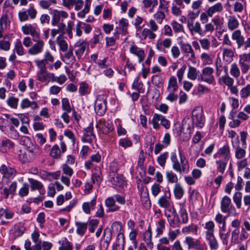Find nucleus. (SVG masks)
Masks as SVG:
<instances>
[{
    "label": "nucleus",
    "mask_w": 250,
    "mask_h": 250,
    "mask_svg": "<svg viewBox=\"0 0 250 250\" xmlns=\"http://www.w3.org/2000/svg\"><path fill=\"white\" fill-rule=\"evenodd\" d=\"M179 158L180 161H179L178 157L175 152L171 153L170 160L172 163V168L180 173L187 174L189 170V163L186 157L180 150H179Z\"/></svg>",
    "instance_id": "1"
},
{
    "label": "nucleus",
    "mask_w": 250,
    "mask_h": 250,
    "mask_svg": "<svg viewBox=\"0 0 250 250\" xmlns=\"http://www.w3.org/2000/svg\"><path fill=\"white\" fill-rule=\"evenodd\" d=\"M193 126L202 128L205 123V118L203 115V110L201 107H195L192 112Z\"/></svg>",
    "instance_id": "2"
},
{
    "label": "nucleus",
    "mask_w": 250,
    "mask_h": 250,
    "mask_svg": "<svg viewBox=\"0 0 250 250\" xmlns=\"http://www.w3.org/2000/svg\"><path fill=\"white\" fill-rule=\"evenodd\" d=\"M249 118V116L245 112L239 111L236 115V118H235L234 113L231 112L229 114V119L232 121L229 122V126L231 128H236L239 127L242 121H246Z\"/></svg>",
    "instance_id": "3"
},
{
    "label": "nucleus",
    "mask_w": 250,
    "mask_h": 250,
    "mask_svg": "<svg viewBox=\"0 0 250 250\" xmlns=\"http://www.w3.org/2000/svg\"><path fill=\"white\" fill-rule=\"evenodd\" d=\"M37 15V11L34 6H30L26 10H21L18 13V18L20 22H25L29 20L35 19Z\"/></svg>",
    "instance_id": "4"
},
{
    "label": "nucleus",
    "mask_w": 250,
    "mask_h": 250,
    "mask_svg": "<svg viewBox=\"0 0 250 250\" xmlns=\"http://www.w3.org/2000/svg\"><path fill=\"white\" fill-rule=\"evenodd\" d=\"M49 13L52 15L51 25L53 26H56L61 22H63V19L68 17V13L63 10H50Z\"/></svg>",
    "instance_id": "5"
},
{
    "label": "nucleus",
    "mask_w": 250,
    "mask_h": 250,
    "mask_svg": "<svg viewBox=\"0 0 250 250\" xmlns=\"http://www.w3.org/2000/svg\"><path fill=\"white\" fill-rule=\"evenodd\" d=\"M171 194L169 191L165 192V195L161 196L158 200V204L160 207L174 213L175 210L173 207L171 208Z\"/></svg>",
    "instance_id": "6"
},
{
    "label": "nucleus",
    "mask_w": 250,
    "mask_h": 250,
    "mask_svg": "<svg viewBox=\"0 0 250 250\" xmlns=\"http://www.w3.org/2000/svg\"><path fill=\"white\" fill-rule=\"evenodd\" d=\"M180 47L182 52L184 54V57L187 58L188 61L195 63L196 56L191 45L188 43H181Z\"/></svg>",
    "instance_id": "7"
},
{
    "label": "nucleus",
    "mask_w": 250,
    "mask_h": 250,
    "mask_svg": "<svg viewBox=\"0 0 250 250\" xmlns=\"http://www.w3.org/2000/svg\"><path fill=\"white\" fill-rule=\"evenodd\" d=\"M184 243L187 245L188 250L191 249L204 250V247L201 241L198 239H195L190 236H188L185 238Z\"/></svg>",
    "instance_id": "8"
},
{
    "label": "nucleus",
    "mask_w": 250,
    "mask_h": 250,
    "mask_svg": "<svg viewBox=\"0 0 250 250\" xmlns=\"http://www.w3.org/2000/svg\"><path fill=\"white\" fill-rule=\"evenodd\" d=\"M214 69L210 67L204 68L199 77V80L207 83L212 84L215 82V78L213 75Z\"/></svg>",
    "instance_id": "9"
},
{
    "label": "nucleus",
    "mask_w": 250,
    "mask_h": 250,
    "mask_svg": "<svg viewBox=\"0 0 250 250\" xmlns=\"http://www.w3.org/2000/svg\"><path fill=\"white\" fill-rule=\"evenodd\" d=\"M231 204L230 198L227 196H224L221 202V209L222 212H228L229 215H235L236 214V211L235 208L231 206L229 208Z\"/></svg>",
    "instance_id": "10"
},
{
    "label": "nucleus",
    "mask_w": 250,
    "mask_h": 250,
    "mask_svg": "<svg viewBox=\"0 0 250 250\" xmlns=\"http://www.w3.org/2000/svg\"><path fill=\"white\" fill-rule=\"evenodd\" d=\"M62 175L61 176V181L67 187H69L70 185L69 177L73 175V170L67 164H64L62 166Z\"/></svg>",
    "instance_id": "11"
},
{
    "label": "nucleus",
    "mask_w": 250,
    "mask_h": 250,
    "mask_svg": "<svg viewBox=\"0 0 250 250\" xmlns=\"http://www.w3.org/2000/svg\"><path fill=\"white\" fill-rule=\"evenodd\" d=\"M95 110L99 116L103 115L106 110V100L104 96H99L96 99L95 103Z\"/></svg>",
    "instance_id": "12"
},
{
    "label": "nucleus",
    "mask_w": 250,
    "mask_h": 250,
    "mask_svg": "<svg viewBox=\"0 0 250 250\" xmlns=\"http://www.w3.org/2000/svg\"><path fill=\"white\" fill-rule=\"evenodd\" d=\"M35 42H36L31 45L27 51L28 54L31 56H36L41 53L44 46V41L40 39L36 40Z\"/></svg>",
    "instance_id": "13"
},
{
    "label": "nucleus",
    "mask_w": 250,
    "mask_h": 250,
    "mask_svg": "<svg viewBox=\"0 0 250 250\" xmlns=\"http://www.w3.org/2000/svg\"><path fill=\"white\" fill-rule=\"evenodd\" d=\"M230 151L229 146L224 145L222 147L220 148L213 157L215 159H222L226 161H229L230 158Z\"/></svg>",
    "instance_id": "14"
},
{
    "label": "nucleus",
    "mask_w": 250,
    "mask_h": 250,
    "mask_svg": "<svg viewBox=\"0 0 250 250\" xmlns=\"http://www.w3.org/2000/svg\"><path fill=\"white\" fill-rule=\"evenodd\" d=\"M187 27L192 35L195 33H197L200 36H203L204 35V32H203L201 23L199 21L194 22V21L192 20H188Z\"/></svg>",
    "instance_id": "15"
},
{
    "label": "nucleus",
    "mask_w": 250,
    "mask_h": 250,
    "mask_svg": "<svg viewBox=\"0 0 250 250\" xmlns=\"http://www.w3.org/2000/svg\"><path fill=\"white\" fill-rule=\"evenodd\" d=\"M0 173L2 175L3 178L10 180L15 177L17 171L14 168L3 164L0 167Z\"/></svg>",
    "instance_id": "16"
},
{
    "label": "nucleus",
    "mask_w": 250,
    "mask_h": 250,
    "mask_svg": "<svg viewBox=\"0 0 250 250\" xmlns=\"http://www.w3.org/2000/svg\"><path fill=\"white\" fill-rule=\"evenodd\" d=\"M21 28L24 35H30L33 37L34 42H36V39L40 38L39 33L36 31L35 27L33 25L25 24L22 26Z\"/></svg>",
    "instance_id": "17"
},
{
    "label": "nucleus",
    "mask_w": 250,
    "mask_h": 250,
    "mask_svg": "<svg viewBox=\"0 0 250 250\" xmlns=\"http://www.w3.org/2000/svg\"><path fill=\"white\" fill-rule=\"evenodd\" d=\"M88 44L84 41H79L74 45L75 54L78 59L80 60L84 54Z\"/></svg>",
    "instance_id": "18"
},
{
    "label": "nucleus",
    "mask_w": 250,
    "mask_h": 250,
    "mask_svg": "<svg viewBox=\"0 0 250 250\" xmlns=\"http://www.w3.org/2000/svg\"><path fill=\"white\" fill-rule=\"evenodd\" d=\"M61 150L57 145L53 146L50 153V156L55 159H59L61 157V153H64L66 150V145L63 142L60 143Z\"/></svg>",
    "instance_id": "19"
},
{
    "label": "nucleus",
    "mask_w": 250,
    "mask_h": 250,
    "mask_svg": "<svg viewBox=\"0 0 250 250\" xmlns=\"http://www.w3.org/2000/svg\"><path fill=\"white\" fill-rule=\"evenodd\" d=\"M95 138V136L93 133V127L90 125L84 129L82 141L84 143L91 144Z\"/></svg>",
    "instance_id": "20"
},
{
    "label": "nucleus",
    "mask_w": 250,
    "mask_h": 250,
    "mask_svg": "<svg viewBox=\"0 0 250 250\" xmlns=\"http://www.w3.org/2000/svg\"><path fill=\"white\" fill-rule=\"evenodd\" d=\"M129 52L138 57V62L140 63L143 61L145 58L146 55L144 50L142 48L138 47L134 43L130 45Z\"/></svg>",
    "instance_id": "21"
},
{
    "label": "nucleus",
    "mask_w": 250,
    "mask_h": 250,
    "mask_svg": "<svg viewBox=\"0 0 250 250\" xmlns=\"http://www.w3.org/2000/svg\"><path fill=\"white\" fill-rule=\"evenodd\" d=\"M110 181L113 186L117 187H121L125 183L124 177L122 175L113 172L110 175Z\"/></svg>",
    "instance_id": "22"
},
{
    "label": "nucleus",
    "mask_w": 250,
    "mask_h": 250,
    "mask_svg": "<svg viewBox=\"0 0 250 250\" xmlns=\"http://www.w3.org/2000/svg\"><path fill=\"white\" fill-rule=\"evenodd\" d=\"M97 126L104 134H108L113 129L112 123L105 120H100Z\"/></svg>",
    "instance_id": "23"
},
{
    "label": "nucleus",
    "mask_w": 250,
    "mask_h": 250,
    "mask_svg": "<svg viewBox=\"0 0 250 250\" xmlns=\"http://www.w3.org/2000/svg\"><path fill=\"white\" fill-rule=\"evenodd\" d=\"M25 230L23 224L20 222L15 224L10 230V233L13 235L15 238L21 236Z\"/></svg>",
    "instance_id": "24"
},
{
    "label": "nucleus",
    "mask_w": 250,
    "mask_h": 250,
    "mask_svg": "<svg viewBox=\"0 0 250 250\" xmlns=\"http://www.w3.org/2000/svg\"><path fill=\"white\" fill-rule=\"evenodd\" d=\"M232 39L236 42L237 48H240L243 46L245 37L240 30H235L232 34Z\"/></svg>",
    "instance_id": "25"
},
{
    "label": "nucleus",
    "mask_w": 250,
    "mask_h": 250,
    "mask_svg": "<svg viewBox=\"0 0 250 250\" xmlns=\"http://www.w3.org/2000/svg\"><path fill=\"white\" fill-rule=\"evenodd\" d=\"M244 228H242L240 235V240L244 241L249 237V232H250V222L245 220L243 223Z\"/></svg>",
    "instance_id": "26"
},
{
    "label": "nucleus",
    "mask_w": 250,
    "mask_h": 250,
    "mask_svg": "<svg viewBox=\"0 0 250 250\" xmlns=\"http://www.w3.org/2000/svg\"><path fill=\"white\" fill-rule=\"evenodd\" d=\"M105 205L108 208V211L109 212H115L120 209V207L115 204V200L113 197H108L105 200Z\"/></svg>",
    "instance_id": "27"
},
{
    "label": "nucleus",
    "mask_w": 250,
    "mask_h": 250,
    "mask_svg": "<svg viewBox=\"0 0 250 250\" xmlns=\"http://www.w3.org/2000/svg\"><path fill=\"white\" fill-rule=\"evenodd\" d=\"M125 245L124 235L122 233H118L115 244L112 247L113 250H124Z\"/></svg>",
    "instance_id": "28"
},
{
    "label": "nucleus",
    "mask_w": 250,
    "mask_h": 250,
    "mask_svg": "<svg viewBox=\"0 0 250 250\" xmlns=\"http://www.w3.org/2000/svg\"><path fill=\"white\" fill-rule=\"evenodd\" d=\"M56 41L61 51L65 52L67 50L68 43L65 37L62 35H60L57 37Z\"/></svg>",
    "instance_id": "29"
},
{
    "label": "nucleus",
    "mask_w": 250,
    "mask_h": 250,
    "mask_svg": "<svg viewBox=\"0 0 250 250\" xmlns=\"http://www.w3.org/2000/svg\"><path fill=\"white\" fill-rule=\"evenodd\" d=\"M178 88V83L176 78L171 76L168 80L167 91L168 92H176Z\"/></svg>",
    "instance_id": "30"
},
{
    "label": "nucleus",
    "mask_w": 250,
    "mask_h": 250,
    "mask_svg": "<svg viewBox=\"0 0 250 250\" xmlns=\"http://www.w3.org/2000/svg\"><path fill=\"white\" fill-rule=\"evenodd\" d=\"M222 55L224 61L230 63L233 60L234 53L230 48H224L223 49Z\"/></svg>",
    "instance_id": "31"
},
{
    "label": "nucleus",
    "mask_w": 250,
    "mask_h": 250,
    "mask_svg": "<svg viewBox=\"0 0 250 250\" xmlns=\"http://www.w3.org/2000/svg\"><path fill=\"white\" fill-rule=\"evenodd\" d=\"M224 9L223 5L221 2H217L212 5L207 9L208 12V15L211 17L216 13H221Z\"/></svg>",
    "instance_id": "32"
},
{
    "label": "nucleus",
    "mask_w": 250,
    "mask_h": 250,
    "mask_svg": "<svg viewBox=\"0 0 250 250\" xmlns=\"http://www.w3.org/2000/svg\"><path fill=\"white\" fill-rule=\"evenodd\" d=\"M21 107L22 109L30 107L32 109H36L39 106L36 102L30 101L28 99H23L21 103Z\"/></svg>",
    "instance_id": "33"
},
{
    "label": "nucleus",
    "mask_w": 250,
    "mask_h": 250,
    "mask_svg": "<svg viewBox=\"0 0 250 250\" xmlns=\"http://www.w3.org/2000/svg\"><path fill=\"white\" fill-rule=\"evenodd\" d=\"M206 239L208 242L210 250H217L218 249L219 244L214 234L206 235Z\"/></svg>",
    "instance_id": "34"
},
{
    "label": "nucleus",
    "mask_w": 250,
    "mask_h": 250,
    "mask_svg": "<svg viewBox=\"0 0 250 250\" xmlns=\"http://www.w3.org/2000/svg\"><path fill=\"white\" fill-rule=\"evenodd\" d=\"M239 25V22L234 16H229L228 20V27L232 31L236 29Z\"/></svg>",
    "instance_id": "35"
},
{
    "label": "nucleus",
    "mask_w": 250,
    "mask_h": 250,
    "mask_svg": "<svg viewBox=\"0 0 250 250\" xmlns=\"http://www.w3.org/2000/svg\"><path fill=\"white\" fill-rule=\"evenodd\" d=\"M76 229V233L81 236H83L87 230L88 223L76 222L75 223Z\"/></svg>",
    "instance_id": "36"
},
{
    "label": "nucleus",
    "mask_w": 250,
    "mask_h": 250,
    "mask_svg": "<svg viewBox=\"0 0 250 250\" xmlns=\"http://www.w3.org/2000/svg\"><path fill=\"white\" fill-rule=\"evenodd\" d=\"M156 37V35L152 30L148 28H144L141 33L140 36V39L141 40H144L148 38L150 40L154 39Z\"/></svg>",
    "instance_id": "37"
},
{
    "label": "nucleus",
    "mask_w": 250,
    "mask_h": 250,
    "mask_svg": "<svg viewBox=\"0 0 250 250\" xmlns=\"http://www.w3.org/2000/svg\"><path fill=\"white\" fill-rule=\"evenodd\" d=\"M143 239L146 242L147 246L151 248L153 247V243L152 242V232L150 227L149 226L147 230H146L143 234Z\"/></svg>",
    "instance_id": "38"
},
{
    "label": "nucleus",
    "mask_w": 250,
    "mask_h": 250,
    "mask_svg": "<svg viewBox=\"0 0 250 250\" xmlns=\"http://www.w3.org/2000/svg\"><path fill=\"white\" fill-rule=\"evenodd\" d=\"M62 60L65 63L68 64H72L75 62L76 59L73 55L72 50H69L64 54Z\"/></svg>",
    "instance_id": "39"
},
{
    "label": "nucleus",
    "mask_w": 250,
    "mask_h": 250,
    "mask_svg": "<svg viewBox=\"0 0 250 250\" xmlns=\"http://www.w3.org/2000/svg\"><path fill=\"white\" fill-rule=\"evenodd\" d=\"M57 26V28H53L51 30L50 34L53 38H54L55 36L59 33H61L62 34V35L64 33L66 25L63 22H61Z\"/></svg>",
    "instance_id": "40"
},
{
    "label": "nucleus",
    "mask_w": 250,
    "mask_h": 250,
    "mask_svg": "<svg viewBox=\"0 0 250 250\" xmlns=\"http://www.w3.org/2000/svg\"><path fill=\"white\" fill-rule=\"evenodd\" d=\"M162 118H164V116L157 113L153 115L151 123L154 129H158L160 128V125H161Z\"/></svg>",
    "instance_id": "41"
},
{
    "label": "nucleus",
    "mask_w": 250,
    "mask_h": 250,
    "mask_svg": "<svg viewBox=\"0 0 250 250\" xmlns=\"http://www.w3.org/2000/svg\"><path fill=\"white\" fill-rule=\"evenodd\" d=\"M38 80L42 83H49L50 81L54 82L56 81V78L54 73L46 72L42 77L38 78Z\"/></svg>",
    "instance_id": "42"
},
{
    "label": "nucleus",
    "mask_w": 250,
    "mask_h": 250,
    "mask_svg": "<svg viewBox=\"0 0 250 250\" xmlns=\"http://www.w3.org/2000/svg\"><path fill=\"white\" fill-rule=\"evenodd\" d=\"M172 44V40L170 38H166L161 41H158L157 44V48L161 50L162 47L169 48Z\"/></svg>",
    "instance_id": "43"
},
{
    "label": "nucleus",
    "mask_w": 250,
    "mask_h": 250,
    "mask_svg": "<svg viewBox=\"0 0 250 250\" xmlns=\"http://www.w3.org/2000/svg\"><path fill=\"white\" fill-rule=\"evenodd\" d=\"M96 198L92 199L90 202L83 203L82 206L83 211L86 214H90V209L93 208L96 205Z\"/></svg>",
    "instance_id": "44"
},
{
    "label": "nucleus",
    "mask_w": 250,
    "mask_h": 250,
    "mask_svg": "<svg viewBox=\"0 0 250 250\" xmlns=\"http://www.w3.org/2000/svg\"><path fill=\"white\" fill-rule=\"evenodd\" d=\"M3 216L6 219H11L14 217V213L7 207L0 208V218H1Z\"/></svg>",
    "instance_id": "45"
},
{
    "label": "nucleus",
    "mask_w": 250,
    "mask_h": 250,
    "mask_svg": "<svg viewBox=\"0 0 250 250\" xmlns=\"http://www.w3.org/2000/svg\"><path fill=\"white\" fill-rule=\"evenodd\" d=\"M173 192L176 198L180 199L183 196L184 190L179 183H177L174 186Z\"/></svg>",
    "instance_id": "46"
},
{
    "label": "nucleus",
    "mask_w": 250,
    "mask_h": 250,
    "mask_svg": "<svg viewBox=\"0 0 250 250\" xmlns=\"http://www.w3.org/2000/svg\"><path fill=\"white\" fill-rule=\"evenodd\" d=\"M228 161L222 159L217 160L215 162L217 165V170L221 174H223L226 168Z\"/></svg>",
    "instance_id": "47"
},
{
    "label": "nucleus",
    "mask_w": 250,
    "mask_h": 250,
    "mask_svg": "<svg viewBox=\"0 0 250 250\" xmlns=\"http://www.w3.org/2000/svg\"><path fill=\"white\" fill-rule=\"evenodd\" d=\"M166 177L169 183L177 184L178 181L177 175L171 170L166 171Z\"/></svg>",
    "instance_id": "48"
},
{
    "label": "nucleus",
    "mask_w": 250,
    "mask_h": 250,
    "mask_svg": "<svg viewBox=\"0 0 250 250\" xmlns=\"http://www.w3.org/2000/svg\"><path fill=\"white\" fill-rule=\"evenodd\" d=\"M200 58L203 64L204 65H210L213 63V56L207 53H202Z\"/></svg>",
    "instance_id": "49"
},
{
    "label": "nucleus",
    "mask_w": 250,
    "mask_h": 250,
    "mask_svg": "<svg viewBox=\"0 0 250 250\" xmlns=\"http://www.w3.org/2000/svg\"><path fill=\"white\" fill-rule=\"evenodd\" d=\"M215 224L212 221H209L205 224L204 228L206 230L205 231L206 235L214 234Z\"/></svg>",
    "instance_id": "50"
},
{
    "label": "nucleus",
    "mask_w": 250,
    "mask_h": 250,
    "mask_svg": "<svg viewBox=\"0 0 250 250\" xmlns=\"http://www.w3.org/2000/svg\"><path fill=\"white\" fill-rule=\"evenodd\" d=\"M28 181L30 184L32 190H34L35 189L40 190L43 188V185L42 183L37 180L33 178H29Z\"/></svg>",
    "instance_id": "51"
},
{
    "label": "nucleus",
    "mask_w": 250,
    "mask_h": 250,
    "mask_svg": "<svg viewBox=\"0 0 250 250\" xmlns=\"http://www.w3.org/2000/svg\"><path fill=\"white\" fill-rule=\"evenodd\" d=\"M240 96L242 99H247L250 97V84H247L240 91Z\"/></svg>",
    "instance_id": "52"
},
{
    "label": "nucleus",
    "mask_w": 250,
    "mask_h": 250,
    "mask_svg": "<svg viewBox=\"0 0 250 250\" xmlns=\"http://www.w3.org/2000/svg\"><path fill=\"white\" fill-rule=\"evenodd\" d=\"M14 144L11 140L7 139L1 142V149L3 152H7L12 149Z\"/></svg>",
    "instance_id": "53"
},
{
    "label": "nucleus",
    "mask_w": 250,
    "mask_h": 250,
    "mask_svg": "<svg viewBox=\"0 0 250 250\" xmlns=\"http://www.w3.org/2000/svg\"><path fill=\"white\" fill-rule=\"evenodd\" d=\"M241 72L236 62H233L230 65V74L232 77L236 78L239 77Z\"/></svg>",
    "instance_id": "54"
},
{
    "label": "nucleus",
    "mask_w": 250,
    "mask_h": 250,
    "mask_svg": "<svg viewBox=\"0 0 250 250\" xmlns=\"http://www.w3.org/2000/svg\"><path fill=\"white\" fill-rule=\"evenodd\" d=\"M246 155V151L244 148L240 146H237L235 148V157L237 159L241 160L245 158Z\"/></svg>",
    "instance_id": "55"
},
{
    "label": "nucleus",
    "mask_w": 250,
    "mask_h": 250,
    "mask_svg": "<svg viewBox=\"0 0 250 250\" xmlns=\"http://www.w3.org/2000/svg\"><path fill=\"white\" fill-rule=\"evenodd\" d=\"M198 73L197 69L191 65H188V77L191 80L194 81L196 79Z\"/></svg>",
    "instance_id": "56"
},
{
    "label": "nucleus",
    "mask_w": 250,
    "mask_h": 250,
    "mask_svg": "<svg viewBox=\"0 0 250 250\" xmlns=\"http://www.w3.org/2000/svg\"><path fill=\"white\" fill-rule=\"evenodd\" d=\"M14 50L19 56H22L24 54V48L22 46V42L19 39L16 40L14 45Z\"/></svg>",
    "instance_id": "57"
},
{
    "label": "nucleus",
    "mask_w": 250,
    "mask_h": 250,
    "mask_svg": "<svg viewBox=\"0 0 250 250\" xmlns=\"http://www.w3.org/2000/svg\"><path fill=\"white\" fill-rule=\"evenodd\" d=\"M220 82H222L228 87L234 84V80L229 76L228 74L222 76L219 79Z\"/></svg>",
    "instance_id": "58"
},
{
    "label": "nucleus",
    "mask_w": 250,
    "mask_h": 250,
    "mask_svg": "<svg viewBox=\"0 0 250 250\" xmlns=\"http://www.w3.org/2000/svg\"><path fill=\"white\" fill-rule=\"evenodd\" d=\"M197 227L193 224L184 227L182 229V232L185 234H188L191 232L196 233Z\"/></svg>",
    "instance_id": "59"
},
{
    "label": "nucleus",
    "mask_w": 250,
    "mask_h": 250,
    "mask_svg": "<svg viewBox=\"0 0 250 250\" xmlns=\"http://www.w3.org/2000/svg\"><path fill=\"white\" fill-rule=\"evenodd\" d=\"M242 194L239 191L236 192L233 196V200L238 208H241Z\"/></svg>",
    "instance_id": "60"
},
{
    "label": "nucleus",
    "mask_w": 250,
    "mask_h": 250,
    "mask_svg": "<svg viewBox=\"0 0 250 250\" xmlns=\"http://www.w3.org/2000/svg\"><path fill=\"white\" fill-rule=\"evenodd\" d=\"M120 28L121 29V33L123 35H126L127 33V27L128 22L126 19L122 18L119 22Z\"/></svg>",
    "instance_id": "61"
},
{
    "label": "nucleus",
    "mask_w": 250,
    "mask_h": 250,
    "mask_svg": "<svg viewBox=\"0 0 250 250\" xmlns=\"http://www.w3.org/2000/svg\"><path fill=\"white\" fill-rule=\"evenodd\" d=\"M6 36L3 37L4 39L0 40V49L3 51H8L10 48L11 43L8 41H6Z\"/></svg>",
    "instance_id": "62"
},
{
    "label": "nucleus",
    "mask_w": 250,
    "mask_h": 250,
    "mask_svg": "<svg viewBox=\"0 0 250 250\" xmlns=\"http://www.w3.org/2000/svg\"><path fill=\"white\" fill-rule=\"evenodd\" d=\"M199 42L201 47L205 50H208L211 46L210 41L207 38L201 39L199 40Z\"/></svg>",
    "instance_id": "63"
},
{
    "label": "nucleus",
    "mask_w": 250,
    "mask_h": 250,
    "mask_svg": "<svg viewBox=\"0 0 250 250\" xmlns=\"http://www.w3.org/2000/svg\"><path fill=\"white\" fill-rule=\"evenodd\" d=\"M73 246L72 244L66 239L62 241V244L59 247V250H72Z\"/></svg>",
    "instance_id": "64"
}]
</instances>
